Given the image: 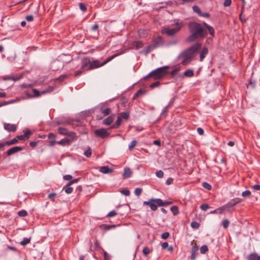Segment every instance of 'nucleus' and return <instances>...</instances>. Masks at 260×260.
Here are the masks:
<instances>
[{
    "mask_svg": "<svg viewBox=\"0 0 260 260\" xmlns=\"http://www.w3.org/2000/svg\"><path fill=\"white\" fill-rule=\"evenodd\" d=\"M142 252H143V253L145 256H147L148 254H149L151 252V250L149 247H144Z\"/></svg>",
    "mask_w": 260,
    "mask_h": 260,
    "instance_id": "44",
    "label": "nucleus"
},
{
    "mask_svg": "<svg viewBox=\"0 0 260 260\" xmlns=\"http://www.w3.org/2000/svg\"><path fill=\"white\" fill-rule=\"evenodd\" d=\"M159 84H160V82L159 81H156V82L152 83L150 85V88H153L155 87L158 86V85H159Z\"/></svg>",
    "mask_w": 260,
    "mask_h": 260,
    "instance_id": "59",
    "label": "nucleus"
},
{
    "mask_svg": "<svg viewBox=\"0 0 260 260\" xmlns=\"http://www.w3.org/2000/svg\"><path fill=\"white\" fill-rule=\"evenodd\" d=\"M101 111L104 116L109 115L111 113V109L109 108H105L104 106L101 107Z\"/></svg>",
    "mask_w": 260,
    "mask_h": 260,
    "instance_id": "21",
    "label": "nucleus"
},
{
    "mask_svg": "<svg viewBox=\"0 0 260 260\" xmlns=\"http://www.w3.org/2000/svg\"><path fill=\"white\" fill-rule=\"evenodd\" d=\"M30 242V238H24L23 240L20 242L21 245L25 246Z\"/></svg>",
    "mask_w": 260,
    "mask_h": 260,
    "instance_id": "41",
    "label": "nucleus"
},
{
    "mask_svg": "<svg viewBox=\"0 0 260 260\" xmlns=\"http://www.w3.org/2000/svg\"><path fill=\"white\" fill-rule=\"evenodd\" d=\"M145 92V90L142 89H140L137 92L134 94V98H136L138 96H141L144 94Z\"/></svg>",
    "mask_w": 260,
    "mask_h": 260,
    "instance_id": "35",
    "label": "nucleus"
},
{
    "mask_svg": "<svg viewBox=\"0 0 260 260\" xmlns=\"http://www.w3.org/2000/svg\"><path fill=\"white\" fill-rule=\"evenodd\" d=\"M116 227V225H109L106 224H102L100 225V229L103 231H106L108 230H110L113 228H115Z\"/></svg>",
    "mask_w": 260,
    "mask_h": 260,
    "instance_id": "19",
    "label": "nucleus"
},
{
    "mask_svg": "<svg viewBox=\"0 0 260 260\" xmlns=\"http://www.w3.org/2000/svg\"><path fill=\"white\" fill-rule=\"evenodd\" d=\"M121 54H122V52L116 53L111 56H109L102 63L99 60H93L92 61H90V68H88V69L91 70L101 67Z\"/></svg>",
    "mask_w": 260,
    "mask_h": 260,
    "instance_id": "5",
    "label": "nucleus"
},
{
    "mask_svg": "<svg viewBox=\"0 0 260 260\" xmlns=\"http://www.w3.org/2000/svg\"><path fill=\"white\" fill-rule=\"evenodd\" d=\"M170 234L169 232H165L162 234L161 237L163 239H166L169 238Z\"/></svg>",
    "mask_w": 260,
    "mask_h": 260,
    "instance_id": "58",
    "label": "nucleus"
},
{
    "mask_svg": "<svg viewBox=\"0 0 260 260\" xmlns=\"http://www.w3.org/2000/svg\"><path fill=\"white\" fill-rule=\"evenodd\" d=\"M154 49L155 48L154 46L152 44H150L145 48L144 51L145 53L147 54Z\"/></svg>",
    "mask_w": 260,
    "mask_h": 260,
    "instance_id": "31",
    "label": "nucleus"
},
{
    "mask_svg": "<svg viewBox=\"0 0 260 260\" xmlns=\"http://www.w3.org/2000/svg\"><path fill=\"white\" fill-rule=\"evenodd\" d=\"M132 174V171L131 169L127 168L124 169V173L123 174V177L124 178H128L131 177Z\"/></svg>",
    "mask_w": 260,
    "mask_h": 260,
    "instance_id": "23",
    "label": "nucleus"
},
{
    "mask_svg": "<svg viewBox=\"0 0 260 260\" xmlns=\"http://www.w3.org/2000/svg\"><path fill=\"white\" fill-rule=\"evenodd\" d=\"M232 4V1L231 0H224V6L225 7H229Z\"/></svg>",
    "mask_w": 260,
    "mask_h": 260,
    "instance_id": "60",
    "label": "nucleus"
},
{
    "mask_svg": "<svg viewBox=\"0 0 260 260\" xmlns=\"http://www.w3.org/2000/svg\"><path fill=\"white\" fill-rule=\"evenodd\" d=\"M58 131L61 135L68 136L71 137H76V134L73 132H69L66 128L59 127L58 128Z\"/></svg>",
    "mask_w": 260,
    "mask_h": 260,
    "instance_id": "12",
    "label": "nucleus"
},
{
    "mask_svg": "<svg viewBox=\"0 0 260 260\" xmlns=\"http://www.w3.org/2000/svg\"><path fill=\"white\" fill-rule=\"evenodd\" d=\"M54 89V87L52 86H49L48 88H47L46 89H44L43 90H42L41 91V94H45L47 93H49L52 92Z\"/></svg>",
    "mask_w": 260,
    "mask_h": 260,
    "instance_id": "38",
    "label": "nucleus"
},
{
    "mask_svg": "<svg viewBox=\"0 0 260 260\" xmlns=\"http://www.w3.org/2000/svg\"><path fill=\"white\" fill-rule=\"evenodd\" d=\"M169 68V67L168 66L158 68L152 71L148 75L144 77V79L145 80L149 77H152L154 80L160 79L169 73L168 71Z\"/></svg>",
    "mask_w": 260,
    "mask_h": 260,
    "instance_id": "3",
    "label": "nucleus"
},
{
    "mask_svg": "<svg viewBox=\"0 0 260 260\" xmlns=\"http://www.w3.org/2000/svg\"><path fill=\"white\" fill-rule=\"evenodd\" d=\"M79 8L83 12H86L87 11L86 6L82 3H79Z\"/></svg>",
    "mask_w": 260,
    "mask_h": 260,
    "instance_id": "53",
    "label": "nucleus"
},
{
    "mask_svg": "<svg viewBox=\"0 0 260 260\" xmlns=\"http://www.w3.org/2000/svg\"><path fill=\"white\" fill-rule=\"evenodd\" d=\"M94 133L95 136L102 139L107 138L110 135V133L107 132V129L104 128L96 129L94 131Z\"/></svg>",
    "mask_w": 260,
    "mask_h": 260,
    "instance_id": "6",
    "label": "nucleus"
},
{
    "mask_svg": "<svg viewBox=\"0 0 260 260\" xmlns=\"http://www.w3.org/2000/svg\"><path fill=\"white\" fill-rule=\"evenodd\" d=\"M203 186L205 188H206V189H208L209 190H211V188H212L211 185L210 184H209L208 183L206 182H203Z\"/></svg>",
    "mask_w": 260,
    "mask_h": 260,
    "instance_id": "51",
    "label": "nucleus"
},
{
    "mask_svg": "<svg viewBox=\"0 0 260 260\" xmlns=\"http://www.w3.org/2000/svg\"><path fill=\"white\" fill-rule=\"evenodd\" d=\"M121 118L118 116L117 119L114 124H113L110 127V128H117L121 124Z\"/></svg>",
    "mask_w": 260,
    "mask_h": 260,
    "instance_id": "25",
    "label": "nucleus"
},
{
    "mask_svg": "<svg viewBox=\"0 0 260 260\" xmlns=\"http://www.w3.org/2000/svg\"><path fill=\"white\" fill-rule=\"evenodd\" d=\"M229 223H230V222H229V220L224 219L222 221V225L224 229H226L229 226Z\"/></svg>",
    "mask_w": 260,
    "mask_h": 260,
    "instance_id": "48",
    "label": "nucleus"
},
{
    "mask_svg": "<svg viewBox=\"0 0 260 260\" xmlns=\"http://www.w3.org/2000/svg\"><path fill=\"white\" fill-rule=\"evenodd\" d=\"M201 47V44L196 43L182 52L179 55V57L183 58L181 64L183 66H186L189 63L193 58V54Z\"/></svg>",
    "mask_w": 260,
    "mask_h": 260,
    "instance_id": "2",
    "label": "nucleus"
},
{
    "mask_svg": "<svg viewBox=\"0 0 260 260\" xmlns=\"http://www.w3.org/2000/svg\"><path fill=\"white\" fill-rule=\"evenodd\" d=\"M137 144V142L136 140H133L128 146L129 150H132L136 146Z\"/></svg>",
    "mask_w": 260,
    "mask_h": 260,
    "instance_id": "42",
    "label": "nucleus"
},
{
    "mask_svg": "<svg viewBox=\"0 0 260 260\" xmlns=\"http://www.w3.org/2000/svg\"><path fill=\"white\" fill-rule=\"evenodd\" d=\"M156 200L157 199H151L149 201L144 202L143 204L149 206L152 210L155 211L157 209V207L159 206Z\"/></svg>",
    "mask_w": 260,
    "mask_h": 260,
    "instance_id": "7",
    "label": "nucleus"
},
{
    "mask_svg": "<svg viewBox=\"0 0 260 260\" xmlns=\"http://www.w3.org/2000/svg\"><path fill=\"white\" fill-rule=\"evenodd\" d=\"M24 135H19L17 136V138L21 141H25L29 138L32 133L28 128H25L23 130Z\"/></svg>",
    "mask_w": 260,
    "mask_h": 260,
    "instance_id": "11",
    "label": "nucleus"
},
{
    "mask_svg": "<svg viewBox=\"0 0 260 260\" xmlns=\"http://www.w3.org/2000/svg\"><path fill=\"white\" fill-rule=\"evenodd\" d=\"M188 28L191 33L187 41L191 42L195 41L198 38H205L207 36V31L202 26L201 24L197 22H189Z\"/></svg>",
    "mask_w": 260,
    "mask_h": 260,
    "instance_id": "1",
    "label": "nucleus"
},
{
    "mask_svg": "<svg viewBox=\"0 0 260 260\" xmlns=\"http://www.w3.org/2000/svg\"><path fill=\"white\" fill-rule=\"evenodd\" d=\"M156 201L157 202V204L159 206H166L168 205L172 204V202L169 201H166L164 202L161 199H157Z\"/></svg>",
    "mask_w": 260,
    "mask_h": 260,
    "instance_id": "28",
    "label": "nucleus"
},
{
    "mask_svg": "<svg viewBox=\"0 0 260 260\" xmlns=\"http://www.w3.org/2000/svg\"><path fill=\"white\" fill-rule=\"evenodd\" d=\"M209 208H210L209 205L207 204H202L200 206L201 209L203 211H206Z\"/></svg>",
    "mask_w": 260,
    "mask_h": 260,
    "instance_id": "49",
    "label": "nucleus"
},
{
    "mask_svg": "<svg viewBox=\"0 0 260 260\" xmlns=\"http://www.w3.org/2000/svg\"><path fill=\"white\" fill-rule=\"evenodd\" d=\"M203 24L208 30L210 34V35L212 37H214L215 31H214V29L213 28V27H212L211 26L208 25L207 23H206L205 22H204L203 23Z\"/></svg>",
    "mask_w": 260,
    "mask_h": 260,
    "instance_id": "20",
    "label": "nucleus"
},
{
    "mask_svg": "<svg viewBox=\"0 0 260 260\" xmlns=\"http://www.w3.org/2000/svg\"><path fill=\"white\" fill-rule=\"evenodd\" d=\"M18 142V139L14 138L10 141H6L5 142L6 145L10 146L17 143Z\"/></svg>",
    "mask_w": 260,
    "mask_h": 260,
    "instance_id": "33",
    "label": "nucleus"
},
{
    "mask_svg": "<svg viewBox=\"0 0 260 260\" xmlns=\"http://www.w3.org/2000/svg\"><path fill=\"white\" fill-rule=\"evenodd\" d=\"M241 202L242 199L237 198L232 199L230 202L222 206L225 210L226 209L235 206L237 204L241 203Z\"/></svg>",
    "mask_w": 260,
    "mask_h": 260,
    "instance_id": "9",
    "label": "nucleus"
},
{
    "mask_svg": "<svg viewBox=\"0 0 260 260\" xmlns=\"http://www.w3.org/2000/svg\"><path fill=\"white\" fill-rule=\"evenodd\" d=\"M224 211V209L223 207V206H221L213 211H211L209 213L210 214H221L223 213Z\"/></svg>",
    "mask_w": 260,
    "mask_h": 260,
    "instance_id": "26",
    "label": "nucleus"
},
{
    "mask_svg": "<svg viewBox=\"0 0 260 260\" xmlns=\"http://www.w3.org/2000/svg\"><path fill=\"white\" fill-rule=\"evenodd\" d=\"M104 259L105 260H110V256L108 254V253L106 251H104Z\"/></svg>",
    "mask_w": 260,
    "mask_h": 260,
    "instance_id": "64",
    "label": "nucleus"
},
{
    "mask_svg": "<svg viewBox=\"0 0 260 260\" xmlns=\"http://www.w3.org/2000/svg\"><path fill=\"white\" fill-rule=\"evenodd\" d=\"M190 225L193 229H198L200 226V224L196 221H192Z\"/></svg>",
    "mask_w": 260,
    "mask_h": 260,
    "instance_id": "50",
    "label": "nucleus"
},
{
    "mask_svg": "<svg viewBox=\"0 0 260 260\" xmlns=\"http://www.w3.org/2000/svg\"><path fill=\"white\" fill-rule=\"evenodd\" d=\"M208 247L205 245L202 246L200 248V252L202 254L205 253L207 251H208Z\"/></svg>",
    "mask_w": 260,
    "mask_h": 260,
    "instance_id": "46",
    "label": "nucleus"
},
{
    "mask_svg": "<svg viewBox=\"0 0 260 260\" xmlns=\"http://www.w3.org/2000/svg\"><path fill=\"white\" fill-rule=\"evenodd\" d=\"M255 81L253 80L252 79H250L249 80V82L246 85V86H247V88H249L250 87L252 88H253L255 87Z\"/></svg>",
    "mask_w": 260,
    "mask_h": 260,
    "instance_id": "37",
    "label": "nucleus"
},
{
    "mask_svg": "<svg viewBox=\"0 0 260 260\" xmlns=\"http://www.w3.org/2000/svg\"><path fill=\"white\" fill-rule=\"evenodd\" d=\"M37 145H38V142H36V141H30L29 142V145L32 148L36 147L37 146Z\"/></svg>",
    "mask_w": 260,
    "mask_h": 260,
    "instance_id": "62",
    "label": "nucleus"
},
{
    "mask_svg": "<svg viewBox=\"0 0 260 260\" xmlns=\"http://www.w3.org/2000/svg\"><path fill=\"white\" fill-rule=\"evenodd\" d=\"M134 44L136 49L142 48L143 46V43L141 41H137L134 42Z\"/></svg>",
    "mask_w": 260,
    "mask_h": 260,
    "instance_id": "34",
    "label": "nucleus"
},
{
    "mask_svg": "<svg viewBox=\"0 0 260 260\" xmlns=\"http://www.w3.org/2000/svg\"><path fill=\"white\" fill-rule=\"evenodd\" d=\"M174 22V25L176 26V28H170L169 27H165L161 29V34H165L171 37L175 36L183 26V22L179 21L178 20H175Z\"/></svg>",
    "mask_w": 260,
    "mask_h": 260,
    "instance_id": "4",
    "label": "nucleus"
},
{
    "mask_svg": "<svg viewBox=\"0 0 260 260\" xmlns=\"http://www.w3.org/2000/svg\"><path fill=\"white\" fill-rule=\"evenodd\" d=\"M171 210L174 215H177L179 213L178 207L177 206H173L171 208Z\"/></svg>",
    "mask_w": 260,
    "mask_h": 260,
    "instance_id": "36",
    "label": "nucleus"
},
{
    "mask_svg": "<svg viewBox=\"0 0 260 260\" xmlns=\"http://www.w3.org/2000/svg\"><path fill=\"white\" fill-rule=\"evenodd\" d=\"M184 75L185 77H191L194 75L193 71L191 69H188L184 72Z\"/></svg>",
    "mask_w": 260,
    "mask_h": 260,
    "instance_id": "30",
    "label": "nucleus"
},
{
    "mask_svg": "<svg viewBox=\"0 0 260 260\" xmlns=\"http://www.w3.org/2000/svg\"><path fill=\"white\" fill-rule=\"evenodd\" d=\"M115 114H112L103 121V124L105 125L111 124L115 118Z\"/></svg>",
    "mask_w": 260,
    "mask_h": 260,
    "instance_id": "16",
    "label": "nucleus"
},
{
    "mask_svg": "<svg viewBox=\"0 0 260 260\" xmlns=\"http://www.w3.org/2000/svg\"><path fill=\"white\" fill-rule=\"evenodd\" d=\"M90 59L88 57H83L81 60V69L83 71L90 70Z\"/></svg>",
    "mask_w": 260,
    "mask_h": 260,
    "instance_id": "8",
    "label": "nucleus"
},
{
    "mask_svg": "<svg viewBox=\"0 0 260 260\" xmlns=\"http://www.w3.org/2000/svg\"><path fill=\"white\" fill-rule=\"evenodd\" d=\"M100 171L103 174H111L113 172V170L108 166L101 167Z\"/></svg>",
    "mask_w": 260,
    "mask_h": 260,
    "instance_id": "18",
    "label": "nucleus"
},
{
    "mask_svg": "<svg viewBox=\"0 0 260 260\" xmlns=\"http://www.w3.org/2000/svg\"><path fill=\"white\" fill-rule=\"evenodd\" d=\"M118 214L117 212H116L115 211H110L107 215V217H113L114 216H115L116 215H117Z\"/></svg>",
    "mask_w": 260,
    "mask_h": 260,
    "instance_id": "54",
    "label": "nucleus"
},
{
    "mask_svg": "<svg viewBox=\"0 0 260 260\" xmlns=\"http://www.w3.org/2000/svg\"><path fill=\"white\" fill-rule=\"evenodd\" d=\"M72 139L64 138L58 141L57 143L59 145L64 146L70 145L74 140L77 139V137H71Z\"/></svg>",
    "mask_w": 260,
    "mask_h": 260,
    "instance_id": "13",
    "label": "nucleus"
},
{
    "mask_svg": "<svg viewBox=\"0 0 260 260\" xmlns=\"http://www.w3.org/2000/svg\"><path fill=\"white\" fill-rule=\"evenodd\" d=\"M153 44L155 48L162 46L164 43L163 38L161 36L154 37L152 39Z\"/></svg>",
    "mask_w": 260,
    "mask_h": 260,
    "instance_id": "10",
    "label": "nucleus"
},
{
    "mask_svg": "<svg viewBox=\"0 0 260 260\" xmlns=\"http://www.w3.org/2000/svg\"><path fill=\"white\" fill-rule=\"evenodd\" d=\"M197 132L200 135H203L204 133V129L201 127H198L197 128Z\"/></svg>",
    "mask_w": 260,
    "mask_h": 260,
    "instance_id": "63",
    "label": "nucleus"
},
{
    "mask_svg": "<svg viewBox=\"0 0 260 260\" xmlns=\"http://www.w3.org/2000/svg\"><path fill=\"white\" fill-rule=\"evenodd\" d=\"M23 150V148L20 146H15L8 149L6 152L8 156L11 155L16 152Z\"/></svg>",
    "mask_w": 260,
    "mask_h": 260,
    "instance_id": "14",
    "label": "nucleus"
},
{
    "mask_svg": "<svg viewBox=\"0 0 260 260\" xmlns=\"http://www.w3.org/2000/svg\"><path fill=\"white\" fill-rule=\"evenodd\" d=\"M27 213L26 211L24 210L19 211L18 212V215L20 217H25L27 215Z\"/></svg>",
    "mask_w": 260,
    "mask_h": 260,
    "instance_id": "47",
    "label": "nucleus"
},
{
    "mask_svg": "<svg viewBox=\"0 0 260 260\" xmlns=\"http://www.w3.org/2000/svg\"><path fill=\"white\" fill-rule=\"evenodd\" d=\"M208 48L206 47H204L203 49V50H202V51L201 52L200 54V61H202L204 59V58L205 57L206 55L208 54Z\"/></svg>",
    "mask_w": 260,
    "mask_h": 260,
    "instance_id": "24",
    "label": "nucleus"
},
{
    "mask_svg": "<svg viewBox=\"0 0 260 260\" xmlns=\"http://www.w3.org/2000/svg\"><path fill=\"white\" fill-rule=\"evenodd\" d=\"M68 76L67 75H61L58 78H57L55 80L56 81L62 82L65 79L67 78Z\"/></svg>",
    "mask_w": 260,
    "mask_h": 260,
    "instance_id": "43",
    "label": "nucleus"
},
{
    "mask_svg": "<svg viewBox=\"0 0 260 260\" xmlns=\"http://www.w3.org/2000/svg\"><path fill=\"white\" fill-rule=\"evenodd\" d=\"M193 11L197 13L199 16L202 15V11L200 8L198 6H193L192 7Z\"/></svg>",
    "mask_w": 260,
    "mask_h": 260,
    "instance_id": "39",
    "label": "nucleus"
},
{
    "mask_svg": "<svg viewBox=\"0 0 260 260\" xmlns=\"http://www.w3.org/2000/svg\"><path fill=\"white\" fill-rule=\"evenodd\" d=\"M4 127L5 129L8 132H15L17 129V126L15 124H11L6 122L4 123Z\"/></svg>",
    "mask_w": 260,
    "mask_h": 260,
    "instance_id": "15",
    "label": "nucleus"
},
{
    "mask_svg": "<svg viewBox=\"0 0 260 260\" xmlns=\"http://www.w3.org/2000/svg\"><path fill=\"white\" fill-rule=\"evenodd\" d=\"M251 195V191L249 190H245L242 193V196L243 197H249Z\"/></svg>",
    "mask_w": 260,
    "mask_h": 260,
    "instance_id": "52",
    "label": "nucleus"
},
{
    "mask_svg": "<svg viewBox=\"0 0 260 260\" xmlns=\"http://www.w3.org/2000/svg\"><path fill=\"white\" fill-rule=\"evenodd\" d=\"M122 194L125 196H128L130 194V191L128 189H125L121 191Z\"/></svg>",
    "mask_w": 260,
    "mask_h": 260,
    "instance_id": "56",
    "label": "nucleus"
},
{
    "mask_svg": "<svg viewBox=\"0 0 260 260\" xmlns=\"http://www.w3.org/2000/svg\"><path fill=\"white\" fill-rule=\"evenodd\" d=\"M138 35L141 38H145L147 36V31L144 29H140L138 30Z\"/></svg>",
    "mask_w": 260,
    "mask_h": 260,
    "instance_id": "29",
    "label": "nucleus"
},
{
    "mask_svg": "<svg viewBox=\"0 0 260 260\" xmlns=\"http://www.w3.org/2000/svg\"><path fill=\"white\" fill-rule=\"evenodd\" d=\"M84 154L87 157H90L92 154V150L91 148L89 147L88 149L84 152Z\"/></svg>",
    "mask_w": 260,
    "mask_h": 260,
    "instance_id": "45",
    "label": "nucleus"
},
{
    "mask_svg": "<svg viewBox=\"0 0 260 260\" xmlns=\"http://www.w3.org/2000/svg\"><path fill=\"white\" fill-rule=\"evenodd\" d=\"M155 174L156 176L159 178H161L164 176V172L161 170L157 171Z\"/></svg>",
    "mask_w": 260,
    "mask_h": 260,
    "instance_id": "55",
    "label": "nucleus"
},
{
    "mask_svg": "<svg viewBox=\"0 0 260 260\" xmlns=\"http://www.w3.org/2000/svg\"><path fill=\"white\" fill-rule=\"evenodd\" d=\"M199 250V247L196 244L194 246H193L191 248V254L190 256V258L191 260H194L196 258V256L198 254V251Z\"/></svg>",
    "mask_w": 260,
    "mask_h": 260,
    "instance_id": "17",
    "label": "nucleus"
},
{
    "mask_svg": "<svg viewBox=\"0 0 260 260\" xmlns=\"http://www.w3.org/2000/svg\"><path fill=\"white\" fill-rule=\"evenodd\" d=\"M32 92L34 94L30 95V97H38L41 95V91H38L37 89H33Z\"/></svg>",
    "mask_w": 260,
    "mask_h": 260,
    "instance_id": "40",
    "label": "nucleus"
},
{
    "mask_svg": "<svg viewBox=\"0 0 260 260\" xmlns=\"http://www.w3.org/2000/svg\"><path fill=\"white\" fill-rule=\"evenodd\" d=\"M247 260H260V256L256 253H252L249 254L247 257Z\"/></svg>",
    "mask_w": 260,
    "mask_h": 260,
    "instance_id": "22",
    "label": "nucleus"
},
{
    "mask_svg": "<svg viewBox=\"0 0 260 260\" xmlns=\"http://www.w3.org/2000/svg\"><path fill=\"white\" fill-rule=\"evenodd\" d=\"M70 186L71 185H69V184L68 183V184L66 186H64L63 188V190H64V191L68 194L72 193L73 190V188L71 187Z\"/></svg>",
    "mask_w": 260,
    "mask_h": 260,
    "instance_id": "32",
    "label": "nucleus"
},
{
    "mask_svg": "<svg viewBox=\"0 0 260 260\" xmlns=\"http://www.w3.org/2000/svg\"><path fill=\"white\" fill-rule=\"evenodd\" d=\"M25 19L28 22H31L34 20V17L32 15H27L25 17Z\"/></svg>",
    "mask_w": 260,
    "mask_h": 260,
    "instance_id": "61",
    "label": "nucleus"
},
{
    "mask_svg": "<svg viewBox=\"0 0 260 260\" xmlns=\"http://www.w3.org/2000/svg\"><path fill=\"white\" fill-rule=\"evenodd\" d=\"M121 119L127 120L129 117V113L128 112H121L118 114V115Z\"/></svg>",
    "mask_w": 260,
    "mask_h": 260,
    "instance_id": "27",
    "label": "nucleus"
},
{
    "mask_svg": "<svg viewBox=\"0 0 260 260\" xmlns=\"http://www.w3.org/2000/svg\"><path fill=\"white\" fill-rule=\"evenodd\" d=\"M142 192V189L140 188H137L135 190V194L137 196H139Z\"/></svg>",
    "mask_w": 260,
    "mask_h": 260,
    "instance_id": "57",
    "label": "nucleus"
}]
</instances>
